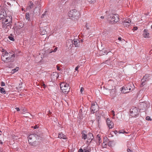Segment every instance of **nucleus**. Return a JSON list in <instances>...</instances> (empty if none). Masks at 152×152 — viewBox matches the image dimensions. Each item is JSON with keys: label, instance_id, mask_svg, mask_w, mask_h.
Wrapping results in <instances>:
<instances>
[{"label": "nucleus", "instance_id": "1", "mask_svg": "<svg viewBox=\"0 0 152 152\" xmlns=\"http://www.w3.org/2000/svg\"><path fill=\"white\" fill-rule=\"evenodd\" d=\"M15 57L14 54L4 51V52L2 53L1 58L2 60L4 62H8L13 61Z\"/></svg>", "mask_w": 152, "mask_h": 152}, {"label": "nucleus", "instance_id": "2", "mask_svg": "<svg viewBox=\"0 0 152 152\" xmlns=\"http://www.w3.org/2000/svg\"><path fill=\"white\" fill-rule=\"evenodd\" d=\"M12 17L6 16L2 20V27L6 28L7 26H10L12 23Z\"/></svg>", "mask_w": 152, "mask_h": 152}, {"label": "nucleus", "instance_id": "3", "mask_svg": "<svg viewBox=\"0 0 152 152\" xmlns=\"http://www.w3.org/2000/svg\"><path fill=\"white\" fill-rule=\"evenodd\" d=\"M134 86L132 83L127 84L125 86L122 88L121 91L123 93L129 92L133 90L134 89Z\"/></svg>", "mask_w": 152, "mask_h": 152}, {"label": "nucleus", "instance_id": "4", "mask_svg": "<svg viewBox=\"0 0 152 152\" xmlns=\"http://www.w3.org/2000/svg\"><path fill=\"white\" fill-rule=\"evenodd\" d=\"M39 136L36 134H31L28 137V142L31 145L35 146L36 144V140Z\"/></svg>", "mask_w": 152, "mask_h": 152}, {"label": "nucleus", "instance_id": "5", "mask_svg": "<svg viewBox=\"0 0 152 152\" xmlns=\"http://www.w3.org/2000/svg\"><path fill=\"white\" fill-rule=\"evenodd\" d=\"M60 87L62 92L65 94H67L70 88L69 84L65 82L61 83L60 84Z\"/></svg>", "mask_w": 152, "mask_h": 152}, {"label": "nucleus", "instance_id": "6", "mask_svg": "<svg viewBox=\"0 0 152 152\" xmlns=\"http://www.w3.org/2000/svg\"><path fill=\"white\" fill-rule=\"evenodd\" d=\"M68 15L70 18L78 17L80 15L79 12L76 10L74 9L70 11L68 13Z\"/></svg>", "mask_w": 152, "mask_h": 152}, {"label": "nucleus", "instance_id": "7", "mask_svg": "<svg viewBox=\"0 0 152 152\" xmlns=\"http://www.w3.org/2000/svg\"><path fill=\"white\" fill-rule=\"evenodd\" d=\"M110 22L112 23H116L119 20V16L118 14H113L110 16Z\"/></svg>", "mask_w": 152, "mask_h": 152}, {"label": "nucleus", "instance_id": "8", "mask_svg": "<svg viewBox=\"0 0 152 152\" xmlns=\"http://www.w3.org/2000/svg\"><path fill=\"white\" fill-rule=\"evenodd\" d=\"M99 107L96 102H93L91 104V111L92 113H94L97 112L98 110Z\"/></svg>", "mask_w": 152, "mask_h": 152}, {"label": "nucleus", "instance_id": "9", "mask_svg": "<svg viewBox=\"0 0 152 152\" xmlns=\"http://www.w3.org/2000/svg\"><path fill=\"white\" fill-rule=\"evenodd\" d=\"M131 115L133 117H136L139 115L138 109L136 107L132 108L130 110Z\"/></svg>", "mask_w": 152, "mask_h": 152}, {"label": "nucleus", "instance_id": "10", "mask_svg": "<svg viewBox=\"0 0 152 152\" xmlns=\"http://www.w3.org/2000/svg\"><path fill=\"white\" fill-rule=\"evenodd\" d=\"M66 46L68 49H71L73 46V40L72 39H69L66 42Z\"/></svg>", "mask_w": 152, "mask_h": 152}, {"label": "nucleus", "instance_id": "11", "mask_svg": "<svg viewBox=\"0 0 152 152\" xmlns=\"http://www.w3.org/2000/svg\"><path fill=\"white\" fill-rule=\"evenodd\" d=\"M106 123L109 129H111L113 128L114 127V124L113 122L111 121L109 118H107L106 120Z\"/></svg>", "mask_w": 152, "mask_h": 152}, {"label": "nucleus", "instance_id": "12", "mask_svg": "<svg viewBox=\"0 0 152 152\" xmlns=\"http://www.w3.org/2000/svg\"><path fill=\"white\" fill-rule=\"evenodd\" d=\"M131 21L129 19L125 20L122 22L123 25L124 27H128L130 24Z\"/></svg>", "mask_w": 152, "mask_h": 152}, {"label": "nucleus", "instance_id": "13", "mask_svg": "<svg viewBox=\"0 0 152 152\" xmlns=\"http://www.w3.org/2000/svg\"><path fill=\"white\" fill-rule=\"evenodd\" d=\"M90 148L88 146H87L84 147L83 149L82 148L80 149L78 152H90Z\"/></svg>", "mask_w": 152, "mask_h": 152}, {"label": "nucleus", "instance_id": "14", "mask_svg": "<svg viewBox=\"0 0 152 152\" xmlns=\"http://www.w3.org/2000/svg\"><path fill=\"white\" fill-rule=\"evenodd\" d=\"M58 77L59 75L58 73L56 72H53L51 75V77L54 80H57Z\"/></svg>", "mask_w": 152, "mask_h": 152}, {"label": "nucleus", "instance_id": "15", "mask_svg": "<svg viewBox=\"0 0 152 152\" xmlns=\"http://www.w3.org/2000/svg\"><path fill=\"white\" fill-rule=\"evenodd\" d=\"M34 7V4L32 1H29L28 4L26 9L29 10L33 8Z\"/></svg>", "mask_w": 152, "mask_h": 152}, {"label": "nucleus", "instance_id": "16", "mask_svg": "<svg viewBox=\"0 0 152 152\" xmlns=\"http://www.w3.org/2000/svg\"><path fill=\"white\" fill-rule=\"evenodd\" d=\"M149 34H150L148 32V30L146 29H145L143 34L144 37L145 38H149Z\"/></svg>", "mask_w": 152, "mask_h": 152}, {"label": "nucleus", "instance_id": "17", "mask_svg": "<svg viewBox=\"0 0 152 152\" xmlns=\"http://www.w3.org/2000/svg\"><path fill=\"white\" fill-rule=\"evenodd\" d=\"M74 43L73 44L75 45L76 47H78L79 45L80 41L79 40L76 39H74L73 40Z\"/></svg>", "mask_w": 152, "mask_h": 152}, {"label": "nucleus", "instance_id": "18", "mask_svg": "<svg viewBox=\"0 0 152 152\" xmlns=\"http://www.w3.org/2000/svg\"><path fill=\"white\" fill-rule=\"evenodd\" d=\"M147 76L146 75L144 76L142 79L141 80V87H143L144 85V82L146 81V80L147 79Z\"/></svg>", "mask_w": 152, "mask_h": 152}, {"label": "nucleus", "instance_id": "19", "mask_svg": "<svg viewBox=\"0 0 152 152\" xmlns=\"http://www.w3.org/2000/svg\"><path fill=\"white\" fill-rule=\"evenodd\" d=\"M58 137L59 138L63 139H67V137L66 136L62 133H59Z\"/></svg>", "mask_w": 152, "mask_h": 152}, {"label": "nucleus", "instance_id": "20", "mask_svg": "<svg viewBox=\"0 0 152 152\" xmlns=\"http://www.w3.org/2000/svg\"><path fill=\"white\" fill-rule=\"evenodd\" d=\"M86 132L85 131H83L82 132L81 134H82V138L84 140L87 139V134H86Z\"/></svg>", "mask_w": 152, "mask_h": 152}, {"label": "nucleus", "instance_id": "21", "mask_svg": "<svg viewBox=\"0 0 152 152\" xmlns=\"http://www.w3.org/2000/svg\"><path fill=\"white\" fill-rule=\"evenodd\" d=\"M87 139L88 140H92L93 139V136L91 133H89L87 134Z\"/></svg>", "mask_w": 152, "mask_h": 152}, {"label": "nucleus", "instance_id": "22", "mask_svg": "<svg viewBox=\"0 0 152 152\" xmlns=\"http://www.w3.org/2000/svg\"><path fill=\"white\" fill-rule=\"evenodd\" d=\"M40 33L41 35H43L46 34L47 32L45 29L42 28L40 29Z\"/></svg>", "mask_w": 152, "mask_h": 152}, {"label": "nucleus", "instance_id": "23", "mask_svg": "<svg viewBox=\"0 0 152 152\" xmlns=\"http://www.w3.org/2000/svg\"><path fill=\"white\" fill-rule=\"evenodd\" d=\"M5 17L4 13L2 12H0V20L3 19Z\"/></svg>", "mask_w": 152, "mask_h": 152}, {"label": "nucleus", "instance_id": "24", "mask_svg": "<svg viewBox=\"0 0 152 152\" xmlns=\"http://www.w3.org/2000/svg\"><path fill=\"white\" fill-rule=\"evenodd\" d=\"M0 91L2 94H5L6 93V91L3 88L0 87Z\"/></svg>", "mask_w": 152, "mask_h": 152}, {"label": "nucleus", "instance_id": "25", "mask_svg": "<svg viewBox=\"0 0 152 152\" xmlns=\"http://www.w3.org/2000/svg\"><path fill=\"white\" fill-rule=\"evenodd\" d=\"M30 15L28 13H27L26 14V19L28 20H29L30 19Z\"/></svg>", "mask_w": 152, "mask_h": 152}, {"label": "nucleus", "instance_id": "26", "mask_svg": "<svg viewBox=\"0 0 152 152\" xmlns=\"http://www.w3.org/2000/svg\"><path fill=\"white\" fill-rule=\"evenodd\" d=\"M18 69L19 68L18 67H16V68L13 69L12 71V73H15L18 70Z\"/></svg>", "mask_w": 152, "mask_h": 152}, {"label": "nucleus", "instance_id": "27", "mask_svg": "<svg viewBox=\"0 0 152 152\" xmlns=\"http://www.w3.org/2000/svg\"><path fill=\"white\" fill-rule=\"evenodd\" d=\"M86 27L87 29H89L91 27V25L89 23H87L86 24Z\"/></svg>", "mask_w": 152, "mask_h": 152}, {"label": "nucleus", "instance_id": "28", "mask_svg": "<svg viewBox=\"0 0 152 152\" xmlns=\"http://www.w3.org/2000/svg\"><path fill=\"white\" fill-rule=\"evenodd\" d=\"M52 52H53L52 49H48L47 50V53H50Z\"/></svg>", "mask_w": 152, "mask_h": 152}, {"label": "nucleus", "instance_id": "29", "mask_svg": "<svg viewBox=\"0 0 152 152\" xmlns=\"http://www.w3.org/2000/svg\"><path fill=\"white\" fill-rule=\"evenodd\" d=\"M8 38L10 40L12 41H14L15 39L14 37L11 36H10L8 37Z\"/></svg>", "mask_w": 152, "mask_h": 152}, {"label": "nucleus", "instance_id": "30", "mask_svg": "<svg viewBox=\"0 0 152 152\" xmlns=\"http://www.w3.org/2000/svg\"><path fill=\"white\" fill-rule=\"evenodd\" d=\"M111 113H112V115H113V118L115 116V112L114 110H111Z\"/></svg>", "mask_w": 152, "mask_h": 152}, {"label": "nucleus", "instance_id": "31", "mask_svg": "<svg viewBox=\"0 0 152 152\" xmlns=\"http://www.w3.org/2000/svg\"><path fill=\"white\" fill-rule=\"evenodd\" d=\"M88 0V1L90 3H93L95 2L96 1V0Z\"/></svg>", "mask_w": 152, "mask_h": 152}, {"label": "nucleus", "instance_id": "32", "mask_svg": "<svg viewBox=\"0 0 152 152\" xmlns=\"http://www.w3.org/2000/svg\"><path fill=\"white\" fill-rule=\"evenodd\" d=\"M46 12H47L45 11L42 14V15L41 16V18H42L44 17V16L46 15Z\"/></svg>", "mask_w": 152, "mask_h": 152}, {"label": "nucleus", "instance_id": "33", "mask_svg": "<svg viewBox=\"0 0 152 152\" xmlns=\"http://www.w3.org/2000/svg\"><path fill=\"white\" fill-rule=\"evenodd\" d=\"M146 120L148 121H151V119L150 118V117L149 116H147L146 117Z\"/></svg>", "mask_w": 152, "mask_h": 152}, {"label": "nucleus", "instance_id": "34", "mask_svg": "<svg viewBox=\"0 0 152 152\" xmlns=\"http://www.w3.org/2000/svg\"><path fill=\"white\" fill-rule=\"evenodd\" d=\"M80 66L78 65L75 68V70L76 71H77L78 72V69L80 68Z\"/></svg>", "mask_w": 152, "mask_h": 152}, {"label": "nucleus", "instance_id": "35", "mask_svg": "<svg viewBox=\"0 0 152 152\" xmlns=\"http://www.w3.org/2000/svg\"><path fill=\"white\" fill-rule=\"evenodd\" d=\"M5 86V83L3 82H1V86Z\"/></svg>", "mask_w": 152, "mask_h": 152}, {"label": "nucleus", "instance_id": "36", "mask_svg": "<svg viewBox=\"0 0 152 152\" xmlns=\"http://www.w3.org/2000/svg\"><path fill=\"white\" fill-rule=\"evenodd\" d=\"M138 29V28L137 27H134L133 28V29H132L133 30H134V31H136V30H137Z\"/></svg>", "mask_w": 152, "mask_h": 152}, {"label": "nucleus", "instance_id": "37", "mask_svg": "<svg viewBox=\"0 0 152 152\" xmlns=\"http://www.w3.org/2000/svg\"><path fill=\"white\" fill-rule=\"evenodd\" d=\"M57 48H56L53 50V52H55L57 50Z\"/></svg>", "mask_w": 152, "mask_h": 152}, {"label": "nucleus", "instance_id": "38", "mask_svg": "<svg viewBox=\"0 0 152 152\" xmlns=\"http://www.w3.org/2000/svg\"><path fill=\"white\" fill-rule=\"evenodd\" d=\"M102 144V145L104 146V147H105V146H106L107 144L105 142H104Z\"/></svg>", "mask_w": 152, "mask_h": 152}, {"label": "nucleus", "instance_id": "39", "mask_svg": "<svg viewBox=\"0 0 152 152\" xmlns=\"http://www.w3.org/2000/svg\"><path fill=\"white\" fill-rule=\"evenodd\" d=\"M115 90L114 89H112L111 90V91H110V93L111 94V93L113 92L114 93H115Z\"/></svg>", "mask_w": 152, "mask_h": 152}, {"label": "nucleus", "instance_id": "40", "mask_svg": "<svg viewBox=\"0 0 152 152\" xmlns=\"http://www.w3.org/2000/svg\"><path fill=\"white\" fill-rule=\"evenodd\" d=\"M83 90H84L83 88V87H81V88L80 90V92L81 93H82V92H83Z\"/></svg>", "mask_w": 152, "mask_h": 152}, {"label": "nucleus", "instance_id": "41", "mask_svg": "<svg viewBox=\"0 0 152 152\" xmlns=\"http://www.w3.org/2000/svg\"><path fill=\"white\" fill-rule=\"evenodd\" d=\"M38 127L37 126H35L34 127L32 126V127H33L34 129H36Z\"/></svg>", "mask_w": 152, "mask_h": 152}, {"label": "nucleus", "instance_id": "42", "mask_svg": "<svg viewBox=\"0 0 152 152\" xmlns=\"http://www.w3.org/2000/svg\"><path fill=\"white\" fill-rule=\"evenodd\" d=\"M110 51H109L108 52H107V51L106 50H104V54H107V53H108V52H109Z\"/></svg>", "mask_w": 152, "mask_h": 152}, {"label": "nucleus", "instance_id": "43", "mask_svg": "<svg viewBox=\"0 0 152 152\" xmlns=\"http://www.w3.org/2000/svg\"><path fill=\"white\" fill-rule=\"evenodd\" d=\"M15 109L16 110L18 111H20V109H19V108L18 107H16L15 108Z\"/></svg>", "mask_w": 152, "mask_h": 152}, {"label": "nucleus", "instance_id": "44", "mask_svg": "<svg viewBox=\"0 0 152 152\" xmlns=\"http://www.w3.org/2000/svg\"><path fill=\"white\" fill-rule=\"evenodd\" d=\"M128 152H133L130 149H128L127 150Z\"/></svg>", "mask_w": 152, "mask_h": 152}, {"label": "nucleus", "instance_id": "45", "mask_svg": "<svg viewBox=\"0 0 152 152\" xmlns=\"http://www.w3.org/2000/svg\"><path fill=\"white\" fill-rule=\"evenodd\" d=\"M57 69L58 70H60V68L58 66H57Z\"/></svg>", "mask_w": 152, "mask_h": 152}, {"label": "nucleus", "instance_id": "46", "mask_svg": "<svg viewBox=\"0 0 152 152\" xmlns=\"http://www.w3.org/2000/svg\"><path fill=\"white\" fill-rule=\"evenodd\" d=\"M21 86H22V84H20L19 85V87L20 88H21Z\"/></svg>", "mask_w": 152, "mask_h": 152}, {"label": "nucleus", "instance_id": "47", "mask_svg": "<svg viewBox=\"0 0 152 152\" xmlns=\"http://www.w3.org/2000/svg\"><path fill=\"white\" fill-rule=\"evenodd\" d=\"M119 133H127V132H125L124 131V132H119Z\"/></svg>", "mask_w": 152, "mask_h": 152}, {"label": "nucleus", "instance_id": "48", "mask_svg": "<svg viewBox=\"0 0 152 152\" xmlns=\"http://www.w3.org/2000/svg\"><path fill=\"white\" fill-rule=\"evenodd\" d=\"M121 38L120 37H119L118 38V40L119 41H121Z\"/></svg>", "mask_w": 152, "mask_h": 152}, {"label": "nucleus", "instance_id": "49", "mask_svg": "<svg viewBox=\"0 0 152 152\" xmlns=\"http://www.w3.org/2000/svg\"><path fill=\"white\" fill-rule=\"evenodd\" d=\"M43 86L44 88L46 87V86L45 84H43Z\"/></svg>", "mask_w": 152, "mask_h": 152}, {"label": "nucleus", "instance_id": "50", "mask_svg": "<svg viewBox=\"0 0 152 152\" xmlns=\"http://www.w3.org/2000/svg\"><path fill=\"white\" fill-rule=\"evenodd\" d=\"M4 51H6L4 49H2V53H4Z\"/></svg>", "mask_w": 152, "mask_h": 152}, {"label": "nucleus", "instance_id": "51", "mask_svg": "<svg viewBox=\"0 0 152 152\" xmlns=\"http://www.w3.org/2000/svg\"><path fill=\"white\" fill-rule=\"evenodd\" d=\"M117 131H116H116H114V133L115 134H117Z\"/></svg>", "mask_w": 152, "mask_h": 152}, {"label": "nucleus", "instance_id": "52", "mask_svg": "<svg viewBox=\"0 0 152 152\" xmlns=\"http://www.w3.org/2000/svg\"><path fill=\"white\" fill-rule=\"evenodd\" d=\"M100 18H101V19H103V18H104V16H101V17Z\"/></svg>", "mask_w": 152, "mask_h": 152}, {"label": "nucleus", "instance_id": "53", "mask_svg": "<svg viewBox=\"0 0 152 152\" xmlns=\"http://www.w3.org/2000/svg\"><path fill=\"white\" fill-rule=\"evenodd\" d=\"M2 134V132L0 130V135H1Z\"/></svg>", "mask_w": 152, "mask_h": 152}, {"label": "nucleus", "instance_id": "54", "mask_svg": "<svg viewBox=\"0 0 152 152\" xmlns=\"http://www.w3.org/2000/svg\"><path fill=\"white\" fill-rule=\"evenodd\" d=\"M0 143L1 144H2L3 143V142H1Z\"/></svg>", "mask_w": 152, "mask_h": 152}, {"label": "nucleus", "instance_id": "55", "mask_svg": "<svg viewBox=\"0 0 152 152\" xmlns=\"http://www.w3.org/2000/svg\"><path fill=\"white\" fill-rule=\"evenodd\" d=\"M100 137H99V139H98V140H100Z\"/></svg>", "mask_w": 152, "mask_h": 152}, {"label": "nucleus", "instance_id": "56", "mask_svg": "<svg viewBox=\"0 0 152 152\" xmlns=\"http://www.w3.org/2000/svg\"><path fill=\"white\" fill-rule=\"evenodd\" d=\"M22 10H23V8H22Z\"/></svg>", "mask_w": 152, "mask_h": 152}, {"label": "nucleus", "instance_id": "57", "mask_svg": "<svg viewBox=\"0 0 152 152\" xmlns=\"http://www.w3.org/2000/svg\"><path fill=\"white\" fill-rule=\"evenodd\" d=\"M151 28L152 29V25H151Z\"/></svg>", "mask_w": 152, "mask_h": 152}, {"label": "nucleus", "instance_id": "58", "mask_svg": "<svg viewBox=\"0 0 152 152\" xmlns=\"http://www.w3.org/2000/svg\"><path fill=\"white\" fill-rule=\"evenodd\" d=\"M109 59L110 60V58H109Z\"/></svg>", "mask_w": 152, "mask_h": 152}]
</instances>
